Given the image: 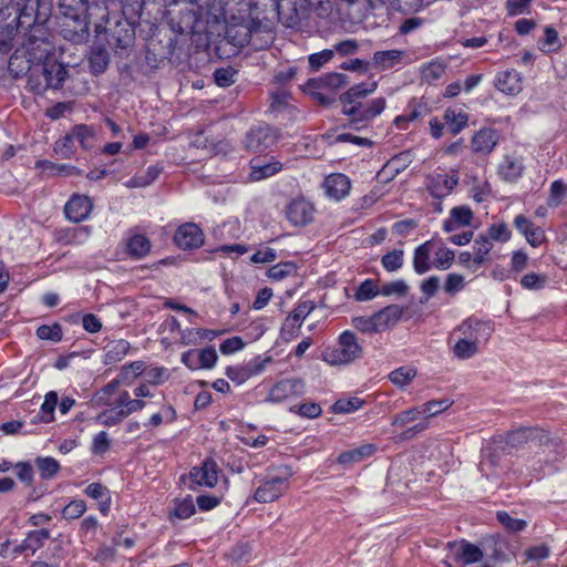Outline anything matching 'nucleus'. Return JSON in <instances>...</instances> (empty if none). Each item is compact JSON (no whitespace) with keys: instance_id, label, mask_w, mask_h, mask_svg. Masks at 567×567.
Here are the masks:
<instances>
[{"instance_id":"0eeeda50","label":"nucleus","mask_w":567,"mask_h":567,"mask_svg":"<svg viewBox=\"0 0 567 567\" xmlns=\"http://www.w3.org/2000/svg\"><path fill=\"white\" fill-rule=\"evenodd\" d=\"M102 32L107 47L120 56L126 55L135 41V27L126 19H117L113 25L106 24Z\"/></svg>"},{"instance_id":"2eb2a0df","label":"nucleus","mask_w":567,"mask_h":567,"mask_svg":"<svg viewBox=\"0 0 567 567\" xmlns=\"http://www.w3.org/2000/svg\"><path fill=\"white\" fill-rule=\"evenodd\" d=\"M385 106L386 101L384 97H377L367 103L362 102L361 105L357 107L358 111L355 114H347V116H349L348 126L355 131L367 127L372 120L385 110Z\"/></svg>"},{"instance_id":"c03bdc74","label":"nucleus","mask_w":567,"mask_h":567,"mask_svg":"<svg viewBox=\"0 0 567 567\" xmlns=\"http://www.w3.org/2000/svg\"><path fill=\"white\" fill-rule=\"evenodd\" d=\"M163 173V166L159 164L150 165L144 174H135L130 179V185L133 187H146L153 184Z\"/></svg>"},{"instance_id":"de8ad7c7","label":"nucleus","mask_w":567,"mask_h":567,"mask_svg":"<svg viewBox=\"0 0 567 567\" xmlns=\"http://www.w3.org/2000/svg\"><path fill=\"white\" fill-rule=\"evenodd\" d=\"M297 270L298 266L295 261H280L267 270V277L271 280L279 281L296 275Z\"/></svg>"},{"instance_id":"0e129e2a","label":"nucleus","mask_w":567,"mask_h":567,"mask_svg":"<svg viewBox=\"0 0 567 567\" xmlns=\"http://www.w3.org/2000/svg\"><path fill=\"white\" fill-rule=\"evenodd\" d=\"M272 362V358L270 355H256L245 364L250 378L261 374L267 365Z\"/></svg>"},{"instance_id":"79ce46f5","label":"nucleus","mask_w":567,"mask_h":567,"mask_svg":"<svg viewBox=\"0 0 567 567\" xmlns=\"http://www.w3.org/2000/svg\"><path fill=\"white\" fill-rule=\"evenodd\" d=\"M417 370L412 365H402L389 373V380L398 388L403 389L416 377Z\"/></svg>"},{"instance_id":"a18cd8bd","label":"nucleus","mask_w":567,"mask_h":567,"mask_svg":"<svg viewBox=\"0 0 567 567\" xmlns=\"http://www.w3.org/2000/svg\"><path fill=\"white\" fill-rule=\"evenodd\" d=\"M496 519L508 534L524 532L528 526L525 519L514 518L506 511H498L496 513Z\"/></svg>"},{"instance_id":"f8f14e48","label":"nucleus","mask_w":567,"mask_h":567,"mask_svg":"<svg viewBox=\"0 0 567 567\" xmlns=\"http://www.w3.org/2000/svg\"><path fill=\"white\" fill-rule=\"evenodd\" d=\"M312 310L313 305L310 301L298 302L296 305L280 328V338L282 341L290 342L299 336L305 319Z\"/></svg>"},{"instance_id":"69168bd1","label":"nucleus","mask_w":567,"mask_h":567,"mask_svg":"<svg viewBox=\"0 0 567 567\" xmlns=\"http://www.w3.org/2000/svg\"><path fill=\"white\" fill-rule=\"evenodd\" d=\"M379 291L372 279H365L362 281L354 292V299L357 301H369L377 297Z\"/></svg>"},{"instance_id":"2f4dec72","label":"nucleus","mask_w":567,"mask_h":567,"mask_svg":"<svg viewBox=\"0 0 567 567\" xmlns=\"http://www.w3.org/2000/svg\"><path fill=\"white\" fill-rule=\"evenodd\" d=\"M523 171L524 165L522 161L517 157L506 154L503 156L498 165L497 174L501 179L513 183L522 176Z\"/></svg>"},{"instance_id":"bb28decb","label":"nucleus","mask_w":567,"mask_h":567,"mask_svg":"<svg viewBox=\"0 0 567 567\" xmlns=\"http://www.w3.org/2000/svg\"><path fill=\"white\" fill-rule=\"evenodd\" d=\"M434 238L419 245L413 251L412 266L417 275H424L434 268L432 254H433Z\"/></svg>"},{"instance_id":"39448f33","label":"nucleus","mask_w":567,"mask_h":567,"mask_svg":"<svg viewBox=\"0 0 567 567\" xmlns=\"http://www.w3.org/2000/svg\"><path fill=\"white\" fill-rule=\"evenodd\" d=\"M403 316V308L390 305L371 316H357L351 318V326L365 334L381 333L396 324Z\"/></svg>"},{"instance_id":"4468645a","label":"nucleus","mask_w":567,"mask_h":567,"mask_svg":"<svg viewBox=\"0 0 567 567\" xmlns=\"http://www.w3.org/2000/svg\"><path fill=\"white\" fill-rule=\"evenodd\" d=\"M481 545L484 556L495 564L508 563L514 556L509 540L501 534L484 537Z\"/></svg>"},{"instance_id":"c85d7f7f","label":"nucleus","mask_w":567,"mask_h":567,"mask_svg":"<svg viewBox=\"0 0 567 567\" xmlns=\"http://www.w3.org/2000/svg\"><path fill=\"white\" fill-rule=\"evenodd\" d=\"M378 447L373 443H364L354 449L341 452L337 458L336 463L342 466H350L352 464L361 463L364 460L373 456Z\"/></svg>"},{"instance_id":"dca6fc26","label":"nucleus","mask_w":567,"mask_h":567,"mask_svg":"<svg viewBox=\"0 0 567 567\" xmlns=\"http://www.w3.org/2000/svg\"><path fill=\"white\" fill-rule=\"evenodd\" d=\"M529 441H537L539 445H547L551 439L549 433L538 426H523L505 433L504 442L511 447H520Z\"/></svg>"},{"instance_id":"5701e85b","label":"nucleus","mask_w":567,"mask_h":567,"mask_svg":"<svg viewBox=\"0 0 567 567\" xmlns=\"http://www.w3.org/2000/svg\"><path fill=\"white\" fill-rule=\"evenodd\" d=\"M513 225L532 247H540L546 241L545 230L525 215L515 216Z\"/></svg>"},{"instance_id":"ddd939ff","label":"nucleus","mask_w":567,"mask_h":567,"mask_svg":"<svg viewBox=\"0 0 567 567\" xmlns=\"http://www.w3.org/2000/svg\"><path fill=\"white\" fill-rule=\"evenodd\" d=\"M165 20L169 24L171 31L174 33L195 34L198 33L200 14L187 7L179 9L177 16H174L172 10L166 9Z\"/></svg>"},{"instance_id":"72a5a7b5","label":"nucleus","mask_w":567,"mask_h":567,"mask_svg":"<svg viewBox=\"0 0 567 567\" xmlns=\"http://www.w3.org/2000/svg\"><path fill=\"white\" fill-rule=\"evenodd\" d=\"M473 219V212L467 206H457L451 209L450 217L443 221V230L452 233L458 227L468 226Z\"/></svg>"},{"instance_id":"3c124183","label":"nucleus","mask_w":567,"mask_h":567,"mask_svg":"<svg viewBox=\"0 0 567 567\" xmlns=\"http://www.w3.org/2000/svg\"><path fill=\"white\" fill-rule=\"evenodd\" d=\"M35 465L42 480L52 478L61 468L60 463L51 456L37 457Z\"/></svg>"},{"instance_id":"a878e982","label":"nucleus","mask_w":567,"mask_h":567,"mask_svg":"<svg viewBox=\"0 0 567 567\" xmlns=\"http://www.w3.org/2000/svg\"><path fill=\"white\" fill-rule=\"evenodd\" d=\"M125 249L131 259L140 260L151 252L152 243L145 234L130 229L125 239Z\"/></svg>"},{"instance_id":"e2e57ef3","label":"nucleus","mask_w":567,"mask_h":567,"mask_svg":"<svg viewBox=\"0 0 567 567\" xmlns=\"http://www.w3.org/2000/svg\"><path fill=\"white\" fill-rule=\"evenodd\" d=\"M430 112V109L425 102L417 101L413 99L409 102L404 114L410 122H414L423 116H425Z\"/></svg>"},{"instance_id":"774afa93","label":"nucleus","mask_w":567,"mask_h":567,"mask_svg":"<svg viewBox=\"0 0 567 567\" xmlns=\"http://www.w3.org/2000/svg\"><path fill=\"white\" fill-rule=\"evenodd\" d=\"M486 236L492 241L507 243L512 238V231L505 223L492 224Z\"/></svg>"},{"instance_id":"13d9d810","label":"nucleus","mask_w":567,"mask_h":567,"mask_svg":"<svg viewBox=\"0 0 567 567\" xmlns=\"http://www.w3.org/2000/svg\"><path fill=\"white\" fill-rule=\"evenodd\" d=\"M32 65L33 64L30 63V60L19 56L16 53H13L8 61V70L16 79L27 75V72H29V69Z\"/></svg>"},{"instance_id":"8fccbe9b","label":"nucleus","mask_w":567,"mask_h":567,"mask_svg":"<svg viewBox=\"0 0 567 567\" xmlns=\"http://www.w3.org/2000/svg\"><path fill=\"white\" fill-rule=\"evenodd\" d=\"M35 336L40 340L58 343L63 339V329L59 322L52 324H41L35 330Z\"/></svg>"},{"instance_id":"ea45409f","label":"nucleus","mask_w":567,"mask_h":567,"mask_svg":"<svg viewBox=\"0 0 567 567\" xmlns=\"http://www.w3.org/2000/svg\"><path fill=\"white\" fill-rule=\"evenodd\" d=\"M403 52L401 50H381L373 54V63L380 70L393 68L401 61Z\"/></svg>"},{"instance_id":"1a4fd4ad","label":"nucleus","mask_w":567,"mask_h":567,"mask_svg":"<svg viewBox=\"0 0 567 567\" xmlns=\"http://www.w3.org/2000/svg\"><path fill=\"white\" fill-rule=\"evenodd\" d=\"M280 137L278 130L268 124L251 127L245 136V147L254 153H261L275 146Z\"/></svg>"},{"instance_id":"6ab92c4d","label":"nucleus","mask_w":567,"mask_h":567,"mask_svg":"<svg viewBox=\"0 0 567 567\" xmlns=\"http://www.w3.org/2000/svg\"><path fill=\"white\" fill-rule=\"evenodd\" d=\"M316 208L303 197L291 199L285 209L288 221L296 227H305L313 220Z\"/></svg>"},{"instance_id":"c756f323","label":"nucleus","mask_w":567,"mask_h":567,"mask_svg":"<svg viewBox=\"0 0 567 567\" xmlns=\"http://www.w3.org/2000/svg\"><path fill=\"white\" fill-rule=\"evenodd\" d=\"M284 165L281 162L271 159L269 162H262L261 158H252L250 161V174L249 177L251 181L258 182L271 176H275L279 172H281Z\"/></svg>"},{"instance_id":"b1692460","label":"nucleus","mask_w":567,"mask_h":567,"mask_svg":"<svg viewBox=\"0 0 567 567\" xmlns=\"http://www.w3.org/2000/svg\"><path fill=\"white\" fill-rule=\"evenodd\" d=\"M499 140L501 135L496 128L482 127L472 136V152L484 156L489 155L499 143Z\"/></svg>"},{"instance_id":"864d4df0","label":"nucleus","mask_w":567,"mask_h":567,"mask_svg":"<svg viewBox=\"0 0 567 567\" xmlns=\"http://www.w3.org/2000/svg\"><path fill=\"white\" fill-rule=\"evenodd\" d=\"M377 82L370 84L361 82L352 85L343 93V99L351 102V99L364 100L369 94H372L377 90Z\"/></svg>"},{"instance_id":"603ef678","label":"nucleus","mask_w":567,"mask_h":567,"mask_svg":"<svg viewBox=\"0 0 567 567\" xmlns=\"http://www.w3.org/2000/svg\"><path fill=\"white\" fill-rule=\"evenodd\" d=\"M319 82H322L328 89H330L337 97L338 90L347 83V76L342 73L329 72L320 78L312 79L313 84H318Z\"/></svg>"},{"instance_id":"9b49d317","label":"nucleus","mask_w":567,"mask_h":567,"mask_svg":"<svg viewBox=\"0 0 567 567\" xmlns=\"http://www.w3.org/2000/svg\"><path fill=\"white\" fill-rule=\"evenodd\" d=\"M220 472L217 462L213 457H206L200 465L190 468L189 488L193 491L197 487L214 488L218 484Z\"/></svg>"},{"instance_id":"e433bc0d","label":"nucleus","mask_w":567,"mask_h":567,"mask_svg":"<svg viewBox=\"0 0 567 567\" xmlns=\"http://www.w3.org/2000/svg\"><path fill=\"white\" fill-rule=\"evenodd\" d=\"M433 265L435 269L446 270L449 269L455 258V254L452 249L447 248L442 240L434 239L433 245Z\"/></svg>"},{"instance_id":"a19ab883","label":"nucleus","mask_w":567,"mask_h":567,"mask_svg":"<svg viewBox=\"0 0 567 567\" xmlns=\"http://www.w3.org/2000/svg\"><path fill=\"white\" fill-rule=\"evenodd\" d=\"M493 241L486 235L480 234L473 243V255H474V264L476 266H482L486 260L487 256L493 249Z\"/></svg>"},{"instance_id":"423d86ee","label":"nucleus","mask_w":567,"mask_h":567,"mask_svg":"<svg viewBox=\"0 0 567 567\" xmlns=\"http://www.w3.org/2000/svg\"><path fill=\"white\" fill-rule=\"evenodd\" d=\"M363 348L355 333L351 330L342 331L334 347H328L322 352V360L330 365L349 364L361 358Z\"/></svg>"},{"instance_id":"cd10ccee","label":"nucleus","mask_w":567,"mask_h":567,"mask_svg":"<svg viewBox=\"0 0 567 567\" xmlns=\"http://www.w3.org/2000/svg\"><path fill=\"white\" fill-rule=\"evenodd\" d=\"M50 537L51 533L48 528L30 530L21 544L14 547L13 551L14 554L27 553L28 555H34L37 550L44 546Z\"/></svg>"},{"instance_id":"393cba45","label":"nucleus","mask_w":567,"mask_h":567,"mask_svg":"<svg viewBox=\"0 0 567 567\" xmlns=\"http://www.w3.org/2000/svg\"><path fill=\"white\" fill-rule=\"evenodd\" d=\"M494 86L503 94L515 96L523 90L522 73L515 69L499 71L494 78Z\"/></svg>"},{"instance_id":"f257e3e1","label":"nucleus","mask_w":567,"mask_h":567,"mask_svg":"<svg viewBox=\"0 0 567 567\" xmlns=\"http://www.w3.org/2000/svg\"><path fill=\"white\" fill-rule=\"evenodd\" d=\"M47 18L35 10L32 0H10L0 9V39L3 43L12 41L16 35L25 38L28 45L47 42Z\"/></svg>"},{"instance_id":"f03ea898","label":"nucleus","mask_w":567,"mask_h":567,"mask_svg":"<svg viewBox=\"0 0 567 567\" xmlns=\"http://www.w3.org/2000/svg\"><path fill=\"white\" fill-rule=\"evenodd\" d=\"M140 10V18L150 23L151 31L146 41L145 59L151 68L156 69L165 60L172 59L176 48V38L159 28V23L165 20L166 16L165 0H142Z\"/></svg>"},{"instance_id":"20e7f679","label":"nucleus","mask_w":567,"mask_h":567,"mask_svg":"<svg viewBox=\"0 0 567 567\" xmlns=\"http://www.w3.org/2000/svg\"><path fill=\"white\" fill-rule=\"evenodd\" d=\"M68 70L55 56L47 55L41 63L33 64L27 72V87L30 92L41 95L50 89L63 86Z\"/></svg>"},{"instance_id":"49530a36","label":"nucleus","mask_w":567,"mask_h":567,"mask_svg":"<svg viewBox=\"0 0 567 567\" xmlns=\"http://www.w3.org/2000/svg\"><path fill=\"white\" fill-rule=\"evenodd\" d=\"M365 401L358 396L338 399L331 405V412L334 414H349L360 410Z\"/></svg>"},{"instance_id":"c9c22d12","label":"nucleus","mask_w":567,"mask_h":567,"mask_svg":"<svg viewBox=\"0 0 567 567\" xmlns=\"http://www.w3.org/2000/svg\"><path fill=\"white\" fill-rule=\"evenodd\" d=\"M131 344L125 339H118L110 342L104 348L103 363L105 365L115 364L122 361L128 353Z\"/></svg>"},{"instance_id":"5fc2aeb1","label":"nucleus","mask_w":567,"mask_h":567,"mask_svg":"<svg viewBox=\"0 0 567 567\" xmlns=\"http://www.w3.org/2000/svg\"><path fill=\"white\" fill-rule=\"evenodd\" d=\"M404 262L403 249H393L381 257V265L388 272L398 271Z\"/></svg>"},{"instance_id":"412c9836","label":"nucleus","mask_w":567,"mask_h":567,"mask_svg":"<svg viewBox=\"0 0 567 567\" xmlns=\"http://www.w3.org/2000/svg\"><path fill=\"white\" fill-rule=\"evenodd\" d=\"M351 186V179L343 173H331L322 183L326 196L334 202L344 199L350 194Z\"/></svg>"},{"instance_id":"7ed1b4c3","label":"nucleus","mask_w":567,"mask_h":567,"mask_svg":"<svg viewBox=\"0 0 567 567\" xmlns=\"http://www.w3.org/2000/svg\"><path fill=\"white\" fill-rule=\"evenodd\" d=\"M293 475L295 471L288 464H270L262 473L255 475L252 499L259 504L276 502L289 491Z\"/></svg>"},{"instance_id":"aec40b11","label":"nucleus","mask_w":567,"mask_h":567,"mask_svg":"<svg viewBox=\"0 0 567 567\" xmlns=\"http://www.w3.org/2000/svg\"><path fill=\"white\" fill-rule=\"evenodd\" d=\"M93 210V200L87 195L74 193L64 205L65 218L72 223L86 220Z\"/></svg>"},{"instance_id":"9d476101","label":"nucleus","mask_w":567,"mask_h":567,"mask_svg":"<svg viewBox=\"0 0 567 567\" xmlns=\"http://www.w3.org/2000/svg\"><path fill=\"white\" fill-rule=\"evenodd\" d=\"M458 182V169L451 168L449 173L435 171L429 174L425 186L433 198L443 199L452 194Z\"/></svg>"},{"instance_id":"f704fd0d","label":"nucleus","mask_w":567,"mask_h":567,"mask_svg":"<svg viewBox=\"0 0 567 567\" xmlns=\"http://www.w3.org/2000/svg\"><path fill=\"white\" fill-rule=\"evenodd\" d=\"M305 93L309 94L321 106L328 107L333 104L337 97L333 92L330 91L322 82L318 84L312 83V79H309L302 86Z\"/></svg>"},{"instance_id":"052dcab7","label":"nucleus","mask_w":567,"mask_h":567,"mask_svg":"<svg viewBox=\"0 0 567 567\" xmlns=\"http://www.w3.org/2000/svg\"><path fill=\"white\" fill-rule=\"evenodd\" d=\"M567 194V185L561 179H556L550 184L549 187V196H548V206L557 207L561 204L563 199Z\"/></svg>"},{"instance_id":"680f3d73","label":"nucleus","mask_w":567,"mask_h":567,"mask_svg":"<svg viewBox=\"0 0 567 567\" xmlns=\"http://www.w3.org/2000/svg\"><path fill=\"white\" fill-rule=\"evenodd\" d=\"M548 281V278L544 274L529 272L520 278V286L528 290H540Z\"/></svg>"},{"instance_id":"7c9ffc66","label":"nucleus","mask_w":567,"mask_h":567,"mask_svg":"<svg viewBox=\"0 0 567 567\" xmlns=\"http://www.w3.org/2000/svg\"><path fill=\"white\" fill-rule=\"evenodd\" d=\"M443 120L447 131L455 136L467 127L470 115L461 107L450 106L444 110Z\"/></svg>"},{"instance_id":"4c0bfd02","label":"nucleus","mask_w":567,"mask_h":567,"mask_svg":"<svg viewBox=\"0 0 567 567\" xmlns=\"http://www.w3.org/2000/svg\"><path fill=\"white\" fill-rule=\"evenodd\" d=\"M452 343L451 351L458 360L471 359L480 352V348L475 346V342L468 341L460 334L455 336Z\"/></svg>"},{"instance_id":"bf43d9fd","label":"nucleus","mask_w":567,"mask_h":567,"mask_svg":"<svg viewBox=\"0 0 567 567\" xmlns=\"http://www.w3.org/2000/svg\"><path fill=\"white\" fill-rule=\"evenodd\" d=\"M58 405V394L54 391H50L45 394L44 401L41 404L40 413L41 420L44 423L52 422L54 420V410Z\"/></svg>"},{"instance_id":"4be33fe9","label":"nucleus","mask_w":567,"mask_h":567,"mask_svg":"<svg viewBox=\"0 0 567 567\" xmlns=\"http://www.w3.org/2000/svg\"><path fill=\"white\" fill-rule=\"evenodd\" d=\"M484 558L483 548L466 539H462L457 549L453 553L451 563H446V567H465L475 564Z\"/></svg>"},{"instance_id":"6e6552de","label":"nucleus","mask_w":567,"mask_h":567,"mask_svg":"<svg viewBox=\"0 0 567 567\" xmlns=\"http://www.w3.org/2000/svg\"><path fill=\"white\" fill-rule=\"evenodd\" d=\"M494 332V322L489 319H481L476 316H470L454 328L449 337V344H452L456 334L464 339L475 342L480 348L482 342H487Z\"/></svg>"},{"instance_id":"09e8293b","label":"nucleus","mask_w":567,"mask_h":567,"mask_svg":"<svg viewBox=\"0 0 567 567\" xmlns=\"http://www.w3.org/2000/svg\"><path fill=\"white\" fill-rule=\"evenodd\" d=\"M110 56L105 49L97 48L92 51L89 58L90 70L94 75L104 73L109 66Z\"/></svg>"},{"instance_id":"473e14b6","label":"nucleus","mask_w":567,"mask_h":567,"mask_svg":"<svg viewBox=\"0 0 567 567\" xmlns=\"http://www.w3.org/2000/svg\"><path fill=\"white\" fill-rule=\"evenodd\" d=\"M196 513V507L192 495H187L183 498H174L173 507L167 513V518L171 523L175 520H185L190 518Z\"/></svg>"},{"instance_id":"6e6d98bb","label":"nucleus","mask_w":567,"mask_h":567,"mask_svg":"<svg viewBox=\"0 0 567 567\" xmlns=\"http://www.w3.org/2000/svg\"><path fill=\"white\" fill-rule=\"evenodd\" d=\"M86 503L83 499L70 501L61 511V516L65 520H75L86 512Z\"/></svg>"},{"instance_id":"338daca9","label":"nucleus","mask_w":567,"mask_h":567,"mask_svg":"<svg viewBox=\"0 0 567 567\" xmlns=\"http://www.w3.org/2000/svg\"><path fill=\"white\" fill-rule=\"evenodd\" d=\"M70 134L73 141L76 140L83 148H87L86 142L94 136L95 132L91 125L76 124L71 128Z\"/></svg>"},{"instance_id":"58836bf2","label":"nucleus","mask_w":567,"mask_h":567,"mask_svg":"<svg viewBox=\"0 0 567 567\" xmlns=\"http://www.w3.org/2000/svg\"><path fill=\"white\" fill-rule=\"evenodd\" d=\"M128 416L126 410H123L121 408H117L113 404L112 408L105 409L101 411L96 415V423L106 426L112 427L115 425L121 424L126 417Z\"/></svg>"},{"instance_id":"a211bd4d","label":"nucleus","mask_w":567,"mask_h":567,"mask_svg":"<svg viewBox=\"0 0 567 567\" xmlns=\"http://www.w3.org/2000/svg\"><path fill=\"white\" fill-rule=\"evenodd\" d=\"M173 240L182 250H194L204 245L205 235L197 224L187 221L177 227Z\"/></svg>"},{"instance_id":"4d7b16f0","label":"nucleus","mask_w":567,"mask_h":567,"mask_svg":"<svg viewBox=\"0 0 567 567\" xmlns=\"http://www.w3.org/2000/svg\"><path fill=\"white\" fill-rule=\"evenodd\" d=\"M453 401L450 399L431 400L420 405V411L426 417L435 416L451 408Z\"/></svg>"},{"instance_id":"f3484780","label":"nucleus","mask_w":567,"mask_h":567,"mask_svg":"<svg viewBox=\"0 0 567 567\" xmlns=\"http://www.w3.org/2000/svg\"><path fill=\"white\" fill-rule=\"evenodd\" d=\"M305 392L303 380L299 378L282 379L269 389L266 402L281 403L287 399L301 396Z\"/></svg>"},{"instance_id":"37998d69","label":"nucleus","mask_w":567,"mask_h":567,"mask_svg":"<svg viewBox=\"0 0 567 567\" xmlns=\"http://www.w3.org/2000/svg\"><path fill=\"white\" fill-rule=\"evenodd\" d=\"M177 420V412L172 404H164L159 412H156L150 416L144 426L158 427L163 423H174Z\"/></svg>"}]
</instances>
